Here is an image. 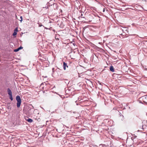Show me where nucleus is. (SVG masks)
Segmentation results:
<instances>
[{
    "label": "nucleus",
    "mask_w": 147,
    "mask_h": 147,
    "mask_svg": "<svg viewBox=\"0 0 147 147\" xmlns=\"http://www.w3.org/2000/svg\"><path fill=\"white\" fill-rule=\"evenodd\" d=\"M110 70L112 72H114V68L112 66L110 67Z\"/></svg>",
    "instance_id": "5"
},
{
    "label": "nucleus",
    "mask_w": 147,
    "mask_h": 147,
    "mask_svg": "<svg viewBox=\"0 0 147 147\" xmlns=\"http://www.w3.org/2000/svg\"><path fill=\"white\" fill-rule=\"evenodd\" d=\"M19 51V49H18V48L17 49H15L14 50V51L16 52L18 51Z\"/></svg>",
    "instance_id": "11"
},
{
    "label": "nucleus",
    "mask_w": 147,
    "mask_h": 147,
    "mask_svg": "<svg viewBox=\"0 0 147 147\" xmlns=\"http://www.w3.org/2000/svg\"><path fill=\"white\" fill-rule=\"evenodd\" d=\"M23 47H20L18 48V49H19V50L21 49H22Z\"/></svg>",
    "instance_id": "12"
},
{
    "label": "nucleus",
    "mask_w": 147,
    "mask_h": 147,
    "mask_svg": "<svg viewBox=\"0 0 147 147\" xmlns=\"http://www.w3.org/2000/svg\"><path fill=\"white\" fill-rule=\"evenodd\" d=\"M9 98L11 99V100L12 101L13 100V98L12 97V95H9Z\"/></svg>",
    "instance_id": "8"
},
{
    "label": "nucleus",
    "mask_w": 147,
    "mask_h": 147,
    "mask_svg": "<svg viewBox=\"0 0 147 147\" xmlns=\"http://www.w3.org/2000/svg\"><path fill=\"white\" fill-rule=\"evenodd\" d=\"M18 31V28H16L14 30V32H17Z\"/></svg>",
    "instance_id": "10"
},
{
    "label": "nucleus",
    "mask_w": 147,
    "mask_h": 147,
    "mask_svg": "<svg viewBox=\"0 0 147 147\" xmlns=\"http://www.w3.org/2000/svg\"><path fill=\"white\" fill-rule=\"evenodd\" d=\"M50 96L51 98H53L54 96V94L53 93H50Z\"/></svg>",
    "instance_id": "7"
},
{
    "label": "nucleus",
    "mask_w": 147,
    "mask_h": 147,
    "mask_svg": "<svg viewBox=\"0 0 147 147\" xmlns=\"http://www.w3.org/2000/svg\"><path fill=\"white\" fill-rule=\"evenodd\" d=\"M63 69L64 70H65L66 69V67L67 68L68 67V66L67 65V63H65V62H63Z\"/></svg>",
    "instance_id": "3"
},
{
    "label": "nucleus",
    "mask_w": 147,
    "mask_h": 147,
    "mask_svg": "<svg viewBox=\"0 0 147 147\" xmlns=\"http://www.w3.org/2000/svg\"><path fill=\"white\" fill-rule=\"evenodd\" d=\"M123 32L125 33V34H123L122 33L120 34V35H122L123 36L125 35H127L128 34H129L128 30V29L126 28L123 27L122 28H121Z\"/></svg>",
    "instance_id": "2"
},
{
    "label": "nucleus",
    "mask_w": 147,
    "mask_h": 147,
    "mask_svg": "<svg viewBox=\"0 0 147 147\" xmlns=\"http://www.w3.org/2000/svg\"><path fill=\"white\" fill-rule=\"evenodd\" d=\"M20 19L21 20H20V21H21V22L22 21V16L20 17Z\"/></svg>",
    "instance_id": "13"
},
{
    "label": "nucleus",
    "mask_w": 147,
    "mask_h": 147,
    "mask_svg": "<svg viewBox=\"0 0 147 147\" xmlns=\"http://www.w3.org/2000/svg\"><path fill=\"white\" fill-rule=\"evenodd\" d=\"M26 120L29 123H31L33 121V120L31 119L28 118V119H26Z\"/></svg>",
    "instance_id": "6"
},
{
    "label": "nucleus",
    "mask_w": 147,
    "mask_h": 147,
    "mask_svg": "<svg viewBox=\"0 0 147 147\" xmlns=\"http://www.w3.org/2000/svg\"><path fill=\"white\" fill-rule=\"evenodd\" d=\"M105 11V9H104V10H103V11L104 12Z\"/></svg>",
    "instance_id": "15"
},
{
    "label": "nucleus",
    "mask_w": 147,
    "mask_h": 147,
    "mask_svg": "<svg viewBox=\"0 0 147 147\" xmlns=\"http://www.w3.org/2000/svg\"><path fill=\"white\" fill-rule=\"evenodd\" d=\"M17 34V32H14L13 34V36H15Z\"/></svg>",
    "instance_id": "9"
},
{
    "label": "nucleus",
    "mask_w": 147,
    "mask_h": 147,
    "mask_svg": "<svg viewBox=\"0 0 147 147\" xmlns=\"http://www.w3.org/2000/svg\"><path fill=\"white\" fill-rule=\"evenodd\" d=\"M82 16H83V14L82 13H81V17H82Z\"/></svg>",
    "instance_id": "14"
},
{
    "label": "nucleus",
    "mask_w": 147,
    "mask_h": 147,
    "mask_svg": "<svg viewBox=\"0 0 147 147\" xmlns=\"http://www.w3.org/2000/svg\"><path fill=\"white\" fill-rule=\"evenodd\" d=\"M16 99L17 101V107L18 108H19L20 107L21 103V100L20 96L19 95L17 96L16 97Z\"/></svg>",
    "instance_id": "1"
},
{
    "label": "nucleus",
    "mask_w": 147,
    "mask_h": 147,
    "mask_svg": "<svg viewBox=\"0 0 147 147\" xmlns=\"http://www.w3.org/2000/svg\"><path fill=\"white\" fill-rule=\"evenodd\" d=\"M42 85H41H41H40V87H41V86H42Z\"/></svg>",
    "instance_id": "16"
},
{
    "label": "nucleus",
    "mask_w": 147,
    "mask_h": 147,
    "mask_svg": "<svg viewBox=\"0 0 147 147\" xmlns=\"http://www.w3.org/2000/svg\"><path fill=\"white\" fill-rule=\"evenodd\" d=\"M7 90L8 93V94L9 95H12V92H11V90H10V89L9 88H8Z\"/></svg>",
    "instance_id": "4"
}]
</instances>
